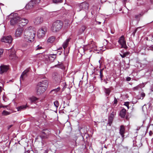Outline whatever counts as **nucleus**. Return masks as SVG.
I'll return each instance as SVG.
<instances>
[{
	"mask_svg": "<svg viewBox=\"0 0 153 153\" xmlns=\"http://www.w3.org/2000/svg\"><path fill=\"white\" fill-rule=\"evenodd\" d=\"M35 32L33 29H26L24 32V41L27 42L23 44L22 46L25 48H29L30 47L29 43L34 40L35 36Z\"/></svg>",
	"mask_w": 153,
	"mask_h": 153,
	"instance_id": "f257e3e1",
	"label": "nucleus"
},
{
	"mask_svg": "<svg viewBox=\"0 0 153 153\" xmlns=\"http://www.w3.org/2000/svg\"><path fill=\"white\" fill-rule=\"evenodd\" d=\"M63 25L62 22L60 20H57L54 22L51 27V30L53 32L59 31Z\"/></svg>",
	"mask_w": 153,
	"mask_h": 153,
	"instance_id": "f03ea898",
	"label": "nucleus"
},
{
	"mask_svg": "<svg viewBox=\"0 0 153 153\" xmlns=\"http://www.w3.org/2000/svg\"><path fill=\"white\" fill-rule=\"evenodd\" d=\"M49 134L47 129H44L40 134V137L42 139V145L44 146L47 145L45 141L44 140L45 139L48 138V137Z\"/></svg>",
	"mask_w": 153,
	"mask_h": 153,
	"instance_id": "7ed1b4c3",
	"label": "nucleus"
},
{
	"mask_svg": "<svg viewBox=\"0 0 153 153\" xmlns=\"http://www.w3.org/2000/svg\"><path fill=\"white\" fill-rule=\"evenodd\" d=\"M89 4L85 2L81 3L78 4L76 7V10L78 12L82 10H88L89 8Z\"/></svg>",
	"mask_w": 153,
	"mask_h": 153,
	"instance_id": "20e7f679",
	"label": "nucleus"
},
{
	"mask_svg": "<svg viewBox=\"0 0 153 153\" xmlns=\"http://www.w3.org/2000/svg\"><path fill=\"white\" fill-rule=\"evenodd\" d=\"M47 31V30L46 27L45 26L42 27L37 31V36L38 37L39 39L43 38L45 36Z\"/></svg>",
	"mask_w": 153,
	"mask_h": 153,
	"instance_id": "39448f33",
	"label": "nucleus"
},
{
	"mask_svg": "<svg viewBox=\"0 0 153 153\" xmlns=\"http://www.w3.org/2000/svg\"><path fill=\"white\" fill-rule=\"evenodd\" d=\"M11 16H12L13 17L11 18L10 24L14 25L17 23H19V21L20 19V17L18 16V14L17 13L11 14Z\"/></svg>",
	"mask_w": 153,
	"mask_h": 153,
	"instance_id": "423d86ee",
	"label": "nucleus"
},
{
	"mask_svg": "<svg viewBox=\"0 0 153 153\" xmlns=\"http://www.w3.org/2000/svg\"><path fill=\"white\" fill-rule=\"evenodd\" d=\"M7 51L8 53L9 58L10 60H14L16 58V52L13 47L11 48L8 49Z\"/></svg>",
	"mask_w": 153,
	"mask_h": 153,
	"instance_id": "0eeeda50",
	"label": "nucleus"
},
{
	"mask_svg": "<svg viewBox=\"0 0 153 153\" xmlns=\"http://www.w3.org/2000/svg\"><path fill=\"white\" fill-rule=\"evenodd\" d=\"M40 1V0H32L26 6V8L27 9L32 8L36 4H39Z\"/></svg>",
	"mask_w": 153,
	"mask_h": 153,
	"instance_id": "6e6552de",
	"label": "nucleus"
},
{
	"mask_svg": "<svg viewBox=\"0 0 153 153\" xmlns=\"http://www.w3.org/2000/svg\"><path fill=\"white\" fill-rule=\"evenodd\" d=\"M118 42L121 45V47L126 49L127 48L126 43V41L125 40V38L123 36H121L119 39Z\"/></svg>",
	"mask_w": 153,
	"mask_h": 153,
	"instance_id": "1a4fd4ad",
	"label": "nucleus"
},
{
	"mask_svg": "<svg viewBox=\"0 0 153 153\" xmlns=\"http://www.w3.org/2000/svg\"><path fill=\"white\" fill-rule=\"evenodd\" d=\"M13 40V39L10 36H4L1 38V42L10 43Z\"/></svg>",
	"mask_w": 153,
	"mask_h": 153,
	"instance_id": "9d476101",
	"label": "nucleus"
},
{
	"mask_svg": "<svg viewBox=\"0 0 153 153\" xmlns=\"http://www.w3.org/2000/svg\"><path fill=\"white\" fill-rule=\"evenodd\" d=\"M9 69L8 65H2L0 66V74H2L7 72Z\"/></svg>",
	"mask_w": 153,
	"mask_h": 153,
	"instance_id": "9b49d317",
	"label": "nucleus"
},
{
	"mask_svg": "<svg viewBox=\"0 0 153 153\" xmlns=\"http://www.w3.org/2000/svg\"><path fill=\"white\" fill-rule=\"evenodd\" d=\"M47 89L44 88L40 86L37 85L36 94L38 95H40L42 94Z\"/></svg>",
	"mask_w": 153,
	"mask_h": 153,
	"instance_id": "f8f14e48",
	"label": "nucleus"
},
{
	"mask_svg": "<svg viewBox=\"0 0 153 153\" xmlns=\"http://www.w3.org/2000/svg\"><path fill=\"white\" fill-rule=\"evenodd\" d=\"M48 82L47 80H44L39 82L37 84L39 86L43 87L44 88L47 89L48 87Z\"/></svg>",
	"mask_w": 153,
	"mask_h": 153,
	"instance_id": "ddd939ff",
	"label": "nucleus"
},
{
	"mask_svg": "<svg viewBox=\"0 0 153 153\" xmlns=\"http://www.w3.org/2000/svg\"><path fill=\"white\" fill-rule=\"evenodd\" d=\"M30 71V68H27L21 74L20 77V81L23 80L27 76V73Z\"/></svg>",
	"mask_w": 153,
	"mask_h": 153,
	"instance_id": "4468645a",
	"label": "nucleus"
},
{
	"mask_svg": "<svg viewBox=\"0 0 153 153\" xmlns=\"http://www.w3.org/2000/svg\"><path fill=\"white\" fill-rule=\"evenodd\" d=\"M23 30V29L22 27L18 28L16 31L15 36L16 37H20L22 35Z\"/></svg>",
	"mask_w": 153,
	"mask_h": 153,
	"instance_id": "2eb2a0df",
	"label": "nucleus"
},
{
	"mask_svg": "<svg viewBox=\"0 0 153 153\" xmlns=\"http://www.w3.org/2000/svg\"><path fill=\"white\" fill-rule=\"evenodd\" d=\"M43 22L42 17L39 16L36 18L34 20V22L36 25H39L42 23Z\"/></svg>",
	"mask_w": 153,
	"mask_h": 153,
	"instance_id": "dca6fc26",
	"label": "nucleus"
},
{
	"mask_svg": "<svg viewBox=\"0 0 153 153\" xmlns=\"http://www.w3.org/2000/svg\"><path fill=\"white\" fill-rule=\"evenodd\" d=\"M28 22V20L26 19L21 18L19 21V24H21L22 26L25 25Z\"/></svg>",
	"mask_w": 153,
	"mask_h": 153,
	"instance_id": "f3484780",
	"label": "nucleus"
},
{
	"mask_svg": "<svg viewBox=\"0 0 153 153\" xmlns=\"http://www.w3.org/2000/svg\"><path fill=\"white\" fill-rule=\"evenodd\" d=\"M125 132V128L124 127L123 125H121L120 126V135L122 136L123 138L124 137V134Z\"/></svg>",
	"mask_w": 153,
	"mask_h": 153,
	"instance_id": "a211bd4d",
	"label": "nucleus"
},
{
	"mask_svg": "<svg viewBox=\"0 0 153 153\" xmlns=\"http://www.w3.org/2000/svg\"><path fill=\"white\" fill-rule=\"evenodd\" d=\"M56 54H51L49 55L48 58L49 61L51 62H53L56 57Z\"/></svg>",
	"mask_w": 153,
	"mask_h": 153,
	"instance_id": "6ab92c4d",
	"label": "nucleus"
},
{
	"mask_svg": "<svg viewBox=\"0 0 153 153\" xmlns=\"http://www.w3.org/2000/svg\"><path fill=\"white\" fill-rule=\"evenodd\" d=\"M126 110L125 108H123L120 111V115L122 118H124L126 114Z\"/></svg>",
	"mask_w": 153,
	"mask_h": 153,
	"instance_id": "aec40b11",
	"label": "nucleus"
},
{
	"mask_svg": "<svg viewBox=\"0 0 153 153\" xmlns=\"http://www.w3.org/2000/svg\"><path fill=\"white\" fill-rule=\"evenodd\" d=\"M29 99L31 103H35L38 100V98L35 97L33 96L29 98Z\"/></svg>",
	"mask_w": 153,
	"mask_h": 153,
	"instance_id": "412c9836",
	"label": "nucleus"
},
{
	"mask_svg": "<svg viewBox=\"0 0 153 153\" xmlns=\"http://www.w3.org/2000/svg\"><path fill=\"white\" fill-rule=\"evenodd\" d=\"M27 107V105H22L21 106H20L18 107L17 108V111H21L22 110H24Z\"/></svg>",
	"mask_w": 153,
	"mask_h": 153,
	"instance_id": "4be33fe9",
	"label": "nucleus"
},
{
	"mask_svg": "<svg viewBox=\"0 0 153 153\" xmlns=\"http://www.w3.org/2000/svg\"><path fill=\"white\" fill-rule=\"evenodd\" d=\"M55 38L54 36H52L48 38L47 40V42H48L52 43L55 40Z\"/></svg>",
	"mask_w": 153,
	"mask_h": 153,
	"instance_id": "5701e85b",
	"label": "nucleus"
},
{
	"mask_svg": "<svg viewBox=\"0 0 153 153\" xmlns=\"http://www.w3.org/2000/svg\"><path fill=\"white\" fill-rule=\"evenodd\" d=\"M69 41V39H67L63 43V47L64 49L67 47Z\"/></svg>",
	"mask_w": 153,
	"mask_h": 153,
	"instance_id": "b1692460",
	"label": "nucleus"
},
{
	"mask_svg": "<svg viewBox=\"0 0 153 153\" xmlns=\"http://www.w3.org/2000/svg\"><path fill=\"white\" fill-rule=\"evenodd\" d=\"M114 118V117H112L109 116L108 118V124H109L110 126L111 125L112 122Z\"/></svg>",
	"mask_w": 153,
	"mask_h": 153,
	"instance_id": "393cba45",
	"label": "nucleus"
},
{
	"mask_svg": "<svg viewBox=\"0 0 153 153\" xmlns=\"http://www.w3.org/2000/svg\"><path fill=\"white\" fill-rule=\"evenodd\" d=\"M11 113L10 112L4 110L2 112V115L3 116H7L10 114Z\"/></svg>",
	"mask_w": 153,
	"mask_h": 153,
	"instance_id": "a878e982",
	"label": "nucleus"
},
{
	"mask_svg": "<svg viewBox=\"0 0 153 153\" xmlns=\"http://www.w3.org/2000/svg\"><path fill=\"white\" fill-rule=\"evenodd\" d=\"M143 13H140L139 14L135 15V18L137 20H138L140 18V16H143Z\"/></svg>",
	"mask_w": 153,
	"mask_h": 153,
	"instance_id": "bb28decb",
	"label": "nucleus"
},
{
	"mask_svg": "<svg viewBox=\"0 0 153 153\" xmlns=\"http://www.w3.org/2000/svg\"><path fill=\"white\" fill-rule=\"evenodd\" d=\"M105 94L108 96L111 92V90L109 88H105Z\"/></svg>",
	"mask_w": 153,
	"mask_h": 153,
	"instance_id": "cd10ccee",
	"label": "nucleus"
},
{
	"mask_svg": "<svg viewBox=\"0 0 153 153\" xmlns=\"http://www.w3.org/2000/svg\"><path fill=\"white\" fill-rule=\"evenodd\" d=\"M116 111L115 110H113L112 112L111 113L110 116L112 117H114V116L116 114Z\"/></svg>",
	"mask_w": 153,
	"mask_h": 153,
	"instance_id": "c85d7f7f",
	"label": "nucleus"
},
{
	"mask_svg": "<svg viewBox=\"0 0 153 153\" xmlns=\"http://www.w3.org/2000/svg\"><path fill=\"white\" fill-rule=\"evenodd\" d=\"M53 3L57 4L62 2V0H53Z\"/></svg>",
	"mask_w": 153,
	"mask_h": 153,
	"instance_id": "c756f323",
	"label": "nucleus"
},
{
	"mask_svg": "<svg viewBox=\"0 0 153 153\" xmlns=\"http://www.w3.org/2000/svg\"><path fill=\"white\" fill-rule=\"evenodd\" d=\"M102 72H103V71H102V70H101L100 71V78L101 81L102 80H103L102 78H103V73H102Z\"/></svg>",
	"mask_w": 153,
	"mask_h": 153,
	"instance_id": "7c9ffc66",
	"label": "nucleus"
},
{
	"mask_svg": "<svg viewBox=\"0 0 153 153\" xmlns=\"http://www.w3.org/2000/svg\"><path fill=\"white\" fill-rule=\"evenodd\" d=\"M54 106L56 108H58V107L59 105V102L57 101H55L54 102Z\"/></svg>",
	"mask_w": 153,
	"mask_h": 153,
	"instance_id": "2f4dec72",
	"label": "nucleus"
},
{
	"mask_svg": "<svg viewBox=\"0 0 153 153\" xmlns=\"http://www.w3.org/2000/svg\"><path fill=\"white\" fill-rule=\"evenodd\" d=\"M60 90V88H56L52 90L51 91V92L53 91H55L56 92H57L58 91Z\"/></svg>",
	"mask_w": 153,
	"mask_h": 153,
	"instance_id": "473e14b6",
	"label": "nucleus"
},
{
	"mask_svg": "<svg viewBox=\"0 0 153 153\" xmlns=\"http://www.w3.org/2000/svg\"><path fill=\"white\" fill-rule=\"evenodd\" d=\"M42 48L41 46H40L39 45H37L36 47L35 50L36 51L39 50Z\"/></svg>",
	"mask_w": 153,
	"mask_h": 153,
	"instance_id": "72a5a7b5",
	"label": "nucleus"
},
{
	"mask_svg": "<svg viewBox=\"0 0 153 153\" xmlns=\"http://www.w3.org/2000/svg\"><path fill=\"white\" fill-rule=\"evenodd\" d=\"M140 86L139 85H137L135 87H134L133 88V90L134 91H136L138 90Z\"/></svg>",
	"mask_w": 153,
	"mask_h": 153,
	"instance_id": "f704fd0d",
	"label": "nucleus"
},
{
	"mask_svg": "<svg viewBox=\"0 0 153 153\" xmlns=\"http://www.w3.org/2000/svg\"><path fill=\"white\" fill-rule=\"evenodd\" d=\"M129 102H125L124 104V105L127 106L128 109L129 108Z\"/></svg>",
	"mask_w": 153,
	"mask_h": 153,
	"instance_id": "c9c22d12",
	"label": "nucleus"
},
{
	"mask_svg": "<svg viewBox=\"0 0 153 153\" xmlns=\"http://www.w3.org/2000/svg\"><path fill=\"white\" fill-rule=\"evenodd\" d=\"M141 27H139L137 28L134 31V32L132 33V34L134 36L135 33L137 31V29L138 28H140Z\"/></svg>",
	"mask_w": 153,
	"mask_h": 153,
	"instance_id": "e433bc0d",
	"label": "nucleus"
},
{
	"mask_svg": "<svg viewBox=\"0 0 153 153\" xmlns=\"http://www.w3.org/2000/svg\"><path fill=\"white\" fill-rule=\"evenodd\" d=\"M45 76L43 75H40L38 76V78L40 79L44 78Z\"/></svg>",
	"mask_w": 153,
	"mask_h": 153,
	"instance_id": "4c0bfd02",
	"label": "nucleus"
},
{
	"mask_svg": "<svg viewBox=\"0 0 153 153\" xmlns=\"http://www.w3.org/2000/svg\"><path fill=\"white\" fill-rule=\"evenodd\" d=\"M58 68L62 69L64 68V66L62 64H60L57 66Z\"/></svg>",
	"mask_w": 153,
	"mask_h": 153,
	"instance_id": "58836bf2",
	"label": "nucleus"
},
{
	"mask_svg": "<svg viewBox=\"0 0 153 153\" xmlns=\"http://www.w3.org/2000/svg\"><path fill=\"white\" fill-rule=\"evenodd\" d=\"M148 50L153 51V45H151L147 48Z\"/></svg>",
	"mask_w": 153,
	"mask_h": 153,
	"instance_id": "ea45409f",
	"label": "nucleus"
},
{
	"mask_svg": "<svg viewBox=\"0 0 153 153\" xmlns=\"http://www.w3.org/2000/svg\"><path fill=\"white\" fill-rule=\"evenodd\" d=\"M3 53V50L2 49H0V57L2 55Z\"/></svg>",
	"mask_w": 153,
	"mask_h": 153,
	"instance_id": "a19ab883",
	"label": "nucleus"
},
{
	"mask_svg": "<svg viewBox=\"0 0 153 153\" xmlns=\"http://www.w3.org/2000/svg\"><path fill=\"white\" fill-rule=\"evenodd\" d=\"M85 29L86 27L84 26H82L81 28V29L82 32H84Z\"/></svg>",
	"mask_w": 153,
	"mask_h": 153,
	"instance_id": "79ce46f5",
	"label": "nucleus"
},
{
	"mask_svg": "<svg viewBox=\"0 0 153 153\" xmlns=\"http://www.w3.org/2000/svg\"><path fill=\"white\" fill-rule=\"evenodd\" d=\"M141 97H142V99H143V97L145 96V94L144 93H142L141 94Z\"/></svg>",
	"mask_w": 153,
	"mask_h": 153,
	"instance_id": "37998d69",
	"label": "nucleus"
},
{
	"mask_svg": "<svg viewBox=\"0 0 153 153\" xmlns=\"http://www.w3.org/2000/svg\"><path fill=\"white\" fill-rule=\"evenodd\" d=\"M0 106L1 108H5L7 107H8V105H1Z\"/></svg>",
	"mask_w": 153,
	"mask_h": 153,
	"instance_id": "c03bdc74",
	"label": "nucleus"
},
{
	"mask_svg": "<svg viewBox=\"0 0 153 153\" xmlns=\"http://www.w3.org/2000/svg\"><path fill=\"white\" fill-rule=\"evenodd\" d=\"M123 54H124V55H125V57H126V56H127L128 55V54H129V52H125V53H123Z\"/></svg>",
	"mask_w": 153,
	"mask_h": 153,
	"instance_id": "a18cd8bd",
	"label": "nucleus"
},
{
	"mask_svg": "<svg viewBox=\"0 0 153 153\" xmlns=\"http://www.w3.org/2000/svg\"><path fill=\"white\" fill-rule=\"evenodd\" d=\"M131 80V78L130 77H127L126 78V80L127 81H129Z\"/></svg>",
	"mask_w": 153,
	"mask_h": 153,
	"instance_id": "49530a36",
	"label": "nucleus"
},
{
	"mask_svg": "<svg viewBox=\"0 0 153 153\" xmlns=\"http://www.w3.org/2000/svg\"><path fill=\"white\" fill-rule=\"evenodd\" d=\"M117 100L116 98H114V103L115 104H117Z\"/></svg>",
	"mask_w": 153,
	"mask_h": 153,
	"instance_id": "de8ad7c7",
	"label": "nucleus"
},
{
	"mask_svg": "<svg viewBox=\"0 0 153 153\" xmlns=\"http://www.w3.org/2000/svg\"><path fill=\"white\" fill-rule=\"evenodd\" d=\"M13 126V125H11L10 126H8L7 127L8 129H9L10 128H11L12 126Z\"/></svg>",
	"mask_w": 153,
	"mask_h": 153,
	"instance_id": "09e8293b",
	"label": "nucleus"
},
{
	"mask_svg": "<svg viewBox=\"0 0 153 153\" xmlns=\"http://www.w3.org/2000/svg\"><path fill=\"white\" fill-rule=\"evenodd\" d=\"M120 54L122 58H124L125 57V55H124L123 53L122 54Z\"/></svg>",
	"mask_w": 153,
	"mask_h": 153,
	"instance_id": "8fccbe9b",
	"label": "nucleus"
},
{
	"mask_svg": "<svg viewBox=\"0 0 153 153\" xmlns=\"http://www.w3.org/2000/svg\"><path fill=\"white\" fill-rule=\"evenodd\" d=\"M153 134L152 132V131H150L149 132V134L150 136H151Z\"/></svg>",
	"mask_w": 153,
	"mask_h": 153,
	"instance_id": "3c124183",
	"label": "nucleus"
},
{
	"mask_svg": "<svg viewBox=\"0 0 153 153\" xmlns=\"http://www.w3.org/2000/svg\"><path fill=\"white\" fill-rule=\"evenodd\" d=\"M62 52H59V51H58V52L57 53L58 54H59V55H61V53H62Z\"/></svg>",
	"mask_w": 153,
	"mask_h": 153,
	"instance_id": "603ef678",
	"label": "nucleus"
},
{
	"mask_svg": "<svg viewBox=\"0 0 153 153\" xmlns=\"http://www.w3.org/2000/svg\"><path fill=\"white\" fill-rule=\"evenodd\" d=\"M104 82H105V84H107V83H108L106 81L105 79H104Z\"/></svg>",
	"mask_w": 153,
	"mask_h": 153,
	"instance_id": "864d4df0",
	"label": "nucleus"
},
{
	"mask_svg": "<svg viewBox=\"0 0 153 153\" xmlns=\"http://www.w3.org/2000/svg\"><path fill=\"white\" fill-rule=\"evenodd\" d=\"M96 47V45H94L92 47L93 48H95V47Z\"/></svg>",
	"mask_w": 153,
	"mask_h": 153,
	"instance_id": "5fc2aeb1",
	"label": "nucleus"
},
{
	"mask_svg": "<svg viewBox=\"0 0 153 153\" xmlns=\"http://www.w3.org/2000/svg\"><path fill=\"white\" fill-rule=\"evenodd\" d=\"M54 74L55 76H56L58 74L57 73H55Z\"/></svg>",
	"mask_w": 153,
	"mask_h": 153,
	"instance_id": "6e6d98bb",
	"label": "nucleus"
},
{
	"mask_svg": "<svg viewBox=\"0 0 153 153\" xmlns=\"http://www.w3.org/2000/svg\"><path fill=\"white\" fill-rule=\"evenodd\" d=\"M98 24H101V22H98Z\"/></svg>",
	"mask_w": 153,
	"mask_h": 153,
	"instance_id": "4d7b16f0",
	"label": "nucleus"
},
{
	"mask_svg": "<svg viewBox=\"0 0 153 153\" xmlns=\"http://www.w3.org/2000/svg\"><path fill=\"white\" fill-rule=\"evenodd\" d=\"M150 1L151 2L153 3V0H150Z\"/></svg>",
	"mask_w": 153,
	"mask_h": 153,
	"instance_id": "13d9d810",
	"label": "nucleus"
},
{
	"mask_svg": "<svg viewBox=\"0 0 153 153\" xmlns=\"http://www.w3.org/2000/svg\"><path fill=\"white\" fill-rule=\"evenodd\" d=\"M1 92V87H0V92Z\"/></svg>",
	"mask_w": 153,
	"mask_h": 153,
	"instance_id": "bf43d9fd",
	"label": "nucleus"
},
{
	"mask_svg": "<svg viewBox=\"0 0 153 153\" xmlns=\"http://www.w3.org/2000/svg\"><path fill=\"white\" fill-rule=\"evenodd\" d=\"M151 94H153V90H152Z\"/></svg>",
	"mask_w": 153,
	"mask_h": 153,
	"instance_id": "052dcab7",
	"label": "nucleus"
},
{
	"mask_svg": "<svg viewBox=\"0 0 153 153\" xmlns=\"http://www.w3.org/2000/svg\"><path fill=\"white\" fill-rule=\"evenodd\" d=\"M64 88H66V87H65V86H64Z\"/></svg>",
	"mask_w": 153,
	"mask_h": 153,
	"instance_id": "680f3d73",
	"label": "nucleus"
},
{
	"mask_svg": "<svg viewBox=\"0 0 153 153\" xmlns=\"http://www.w3.org/2000/svg\"><path fill=\"white\" fill-rule=\"evenodd\" d=\"M3 100H4V101H5V99H4V98H3Z\"/></svg>",
	"mask_w": 153,
	"mask_h": 153,
	"instance_id": "e2e57ef3",
	"label": "nucleus"
},
{
	"mask_svg": "<svg viewBox=\"0 0 153 153\" xmlns=\"http://www.w3.org/2000/svg\"><path fill=\"white\" fill-rule=\"evenodd\" d=\"M92 43H91V45H92Z\"/></svg>",
	"mask_w": 153,
	"mask_h": 153,
	"instance_id": "0e129e2a",
	"label": "nucleus"
},
{
	"mask_svg": "<svg viewBox=\"0 0 153 153\" xmlns=\"http://www.w3.org/2000/svg\"><path fill=\"white\" fill-rule=\"evenodd\" d=\"M152 38L153 39V36H152Z\"/></svg>",
	"mask_w": 153,
	"mask_h": 153,
	"instance_id": "69168bd1",
	"label": "nucleus"
}]
</instances>
